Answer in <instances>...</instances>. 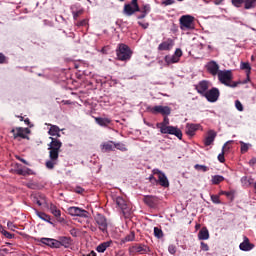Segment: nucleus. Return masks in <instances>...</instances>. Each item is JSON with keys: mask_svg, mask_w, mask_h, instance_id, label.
<instances>
[{"mask_svg": "<svg viewBox=\"0 0 256 256\" xmlns=\"http://www.w3.org/2000/svg\"><path fill=\"white\" fill-rule=\"evenodd\" d=\"M51 143L49 147V159L46 162L47 169H55V165H57L59 161V152L61 151V147H63V143L61 140L50 137Z\"/></svg>", "mask_w": 256, "mask_h": 256, "instance_id": "1", "label": "nucleus"}, {"mask_svg": "<svg viewBox=\"0 0 256 256\" xmlns=\"http://www.w3.org/2000/svg\"><path fill=\"white\" fill-rule=\"evenodd\" d=\"M169 117L164 116L163 121L156 124L157 129L160 130L162 135H175L179 139H183V132L175 126L169 125Z\"/></svg>", "mask_w": 256, "mask_h": 256, "instance_id": "2", "label": "nucleus"}, {"mask_svg": "<svg viewBox=\"0 0 256 256\" xmlns=\"http://www.w3.org/2000/svg\"><path fill=\"white\" fill-rule=\"evenodd\" d=\"M218 81L226 87L235 88L241 82H233V71L231 70H220L218 73Z\"/></svg>", "mask_w": 256, "mask_h": 256, "instance_id": "3", "label": "nucleus"}, {"mask_svg": "<svg viewBox=\"0 0 256 256\" xmlns=\"http://www.w3.org/2000/svg\"><path fill=\"white\" fill-rule=\"evenodd\" d=\"M133 56V51L131 48L126 44H118L116 49V57L118 61H129Z\"/></svg>", "mask_w": 256, "mask_h": 256, "instance_id": "4", "label": "nucleus"}, {"mask_svg": "<svg viewBox=\"0 0 256 256\" xmlns=\"http://www.w3.org/2000/svg\"><path fill=\"white\" fill-rule=\"evenodd\" d=\"M181 31H193L195 29V17L183 15L179 19Z\"/></svg>", "mask_w": 256, "mask_h": 256, "instance_id": "5", "label": "nucleus"}, {"mask_svg": "<svg viewBox=\"0 0 256 256\" xmlns=\"http://www.w3.org/2000/svg\"><path fill=\"white\" fill-rule=\"evenodd\" d=\"M10 133L12 134L13 139L16 141H21V139H29L28 135L31 133V131L29 128L16 127L13 128Z\"/></svg>", "mask_w": 256, "mask_h": 256, "instance_id": "6", "label": "nucleus"}, {"mask_svg": "<svg viewBox=\"0 0 256 256\" xmlns=\"http://www.w3.org/2000/svg\"><path fill=\"white\" fill-rule=\"evenodd\" d=\"M152 173H153V175H156V177H157V179H156L157 185H160V187H164L165 189H167V187H169V179L167 178L165 173H163L159 169H153Z\"/></svg>", "mask_w": 256, "mask_h": 256, "instance_id": "7", "label": "nucleus"}, {"mask_svg": "<svg viewBox=\"0 0 256 256\" xmlns=\"http://www.w3.org/2000/svg\"><path fill=\"white\" fill-rule=\"evenodd\" d=\"M233 7L237 9L244 7V9H255L256 0H231Z\"/></svg>", "mask_w": 256, "mask_h": 256, "instance_id": "8", "label": "nucleus"}, {"mask_svg": "<svg viewBox=\"0 0 256 256\" xmlns=\"http://www.w3.org/2000/svg\"><path fill=\"white\" fill-rule=\"evenodd\" d=\"M147 109L149 113H152L153 115H171V108L169 106H149Z\"/></svg>", "mask_w": 256, "mask_h": 256, "instance_id": "9", "label": "nucleus"}, {"mask_svg": "<svg viewBox=\"0 0 256 256\" xmlns=\"http://www.w3.org/2000/svg\"><path fill=\"white\" fill-rule=\"evenodd\" d=\"M181 57H183V51L180 48H177L172 56L166 55L164 60L167 65H173V63H179Z\"/></svg>", "mask_w": 256, "mask_h": 256, "instance_id": "10", "label": "nucleus"}, {"mask_svg": "<svg viewBox=\"0 0 256 256\" xmlns=\"http://www.w3.org/2000/svg\"><path fill=\"white\" fill-rule=\"evenodd\" d=\"M139 10V0H132L130 4L124 5L125 15L131 16Z\"/></svg>", "mask_w": 256, "mask_h": 256, "instance_id": "11", "label": "nucleus"}, {"mask_svg": "<svg viewBox=\"0 0 256 256\" xmlns=\"http://www.w3.org/2000/svg\"><path fill=\"white\" fill-rule=\"evenodd\" d=\"M68 213L72 217H84V218L89 217V212H87V210L81 209V208L75 207V206L69 207Z\"/></svg>", "mask_w": 256, "mask_h": 256, "instance_id": "12", "label": "nucleus"}, {"mask_svg": "<svg viewBox=\"0 0 256 256\" xmlns=\"http://www.w3.org/2000/svg\"><path fill=\"white\" fill-rule=\"evenodd\" d=\"M129 251L131 255H137L139 253L140 255H146V253H149V247L142 245V244H135L134 246L129 248Z\"/></svg>", "mask_w": 256, "mask_h": 256, "instance_id": "13", "label": "nucleus"}, {"mask_svg": "<svg viewBox=\"0 0 256 256\" xmlns=\"http://www.w3.org/2000/svg\"><path fill=\"white\" fill-rule=\"evenodd\" d=\"M137 19H145L147 15L151 13V5L150 4H142L141 6L138 5V12Z\"/></svg>", "mask_w": 256, "mask_h": 256, "instance_id": "14", "label": "nucleus"}, {"mask_svg": "<svg viewBox=\"0 0 256 256\" xmlns=\"http://www.w3.org/2000/svg\"><path fill=\"white\" fill-rule=\"evenodd\" d=\"M143 202L151 209H155L159 205V198L153 195H146L143 198Z\"/></svg>", "mask_w": 256, "mask_h": 256, "instance_id": "15", "label": "nucleus"}, {"mask_svg": "<svg viewBox=\"0 0 256 256\" xmlns=\"http://www.w3.org/2000/svg\"><path fill=\"white\" fill-rule=\"evenodd\" d=\"M240 69H242V71H245L246 73V79L243 81H240V83H242V85H245L247 83H249V81H251V64H249V62H241L240 64Z\"/></svg>", "mask_w": 256, "mask_h": 256, "instance_id": "16", "label": "nucleus"}, {"mask_svg": "<svg viewBox=\"0 0 256 256\" xmlns=\"http://www.w3.org/2000/svg\"><path fill=\"white\" fill-rule=\"evenodd\" d=\"M175 45L173 39L168 38L158 45V51H171Z\"/></svg>", "mask_w": 256, "mask_h": 256, "instance_id": "17", "label": "nucleus"}, {"mask_svg": "<svg viewBox=\"0 0 256 256\" xmlns=\"http://www.w3.org/2000/svg\"><path fill=\"white\" fill-rule=\"evenodd\" d=\"M204 97L210 103H215V101H217V99H219V89L212 88V89L208 90V92L206 93V95Z\"/></svg>", "mask_w": 256, "mask_h": 256, "instance_id": "18", "label": "nucleus"}, {"mask_svg": "<svg viewBox=\"0 0 256 256\" xmlns=\"http://www.w3.org/2000/svg\"><path fill=\"white\" fill-rule=\"evenodd\" d=\"M206 70L213 77H215V75H219V71H221V70H219V64H217V62H215V61L208 62L206 64Z\"/></svg>", "mask_w": 256, "mask_h": 256, "instance_id": "19", "label": "nucleus"}, {"mask_svg": "<svg viewBox=\"0 0 256 256\" xmlns=\"http://www.w3.org/2000/svg\"><path fill=\"white\" fill-rule=\"evenodd\" d=\"M196 91L202 95L203 97L206 95V93L209 90V81L207 80H203L200 81L197 85H196Z\"/></svg>", "mask_w": 256, "mask_h": 256, "instance_id": "20", "label": "nucleus"}, {"mask_svg": "<svg viewBox=\"0 0 256 256\" xmlns=\"http://www.w3.org/2000/svg\"><path fill=\"white\" fill-rule=\"evenodd\" d=\"M95 221L103 233L107 232V218L105 216L98 214L95 218Z\"/></svg>", "mask_w": 256, "mask_h": 256, "instance_id": "21", "label": "nucleus"}, {"mask_svg": "<svg viewBox=\"0 0 256 256\" xmlns=\"http://www.w3.org/2000/svg\"><path fill=\"white\" fill-rule=\"evenodd\" d=\"M41 243L48 245V247H53L54 249H59L63 245L59 240L52 238H42Z\"/></svg>", "mask_w": 256, "mask_h": 256, "instance_id": "22", "label": "nucleus"}, {"mask_svg": "<svg viewBox=\"0 0 256 256\" xmlns=\"http://www.w3.org/2000/svg\"><path fill=\"white\" fill-rule=\"evenodd\" d=\"M254 248H255V244L251 243L247 236H244V240L242 243H240L239 249L241 251H251Z\"/></svg>", "mask_w": 256, "mask_h": 256, "instance_id": "23", "label": "nucleus"}, {"mask_svg": "<svg viewBox=\"0 0 256 256\" xmlns=\"http://www.w3.org/2000/svg\"><path fill=\"white\" fill-rule=\"evenodd\" d=\"M215 137H217V132H215V130H209L204 139V145L206 147H209V145H213V142L215 141Z\"/></svg>", "mask_w": 256, "mask_h": 256, "instance_id": "24", "label": "nucleus"}, {"mask_svg": "<svg viewBox=\"0 0 256 256\" xmlns=\"http://www.w3.org/2000/svg\"><path fill=\"white\" fill-rule=\"evenodd\" d=\"M201 129V125L199 124H187L186 125V134L190 137H193L195 135L196 131H199Z\"/></svg>", "mask_w": 256, "mask_h": 256, "instance_id": "25", "label": "nucleus"}, {"mask_svg": "<svg viewBox=\"0 0 256 256\" xmlns=\"http://www.w3.org/2000/svg\"><path fill=\"white\" fill-rule=\"evenodd\" d=\"M95 122L100 125V127H109L111 125L112 120L110 118L103 117H95Z\"/></svg>", "mask_w": 256, "mask_h": 256, "instance_id": "26", "label": "nucleus"}, {"mask_svg": "<svg viewBox=\"0 0 256 256\" xmlns=\"http://www.w3.org/2000/svg\"><path fill=\"white\" fill-rule=\"evenodd\" d=\"M111 245H113V241H111V240L103 242L96 247V251L98 253H105V251H107V249H109V247H111Z\"/></svg>", "mask_w": 256, "mask_h": 256, "instance_id": "27", "label": "nucleus"}, {"mask_svg": "<svg viewBox=\"0 0 256 256\" xmlns=\"http://www.w3.org/2000/svg\"><path fill=\"white\" fill-rule=\"evenodd\" d=\"M116 205L122 210V213H124L125 215V211L127 210V201H125L123 197H117Z\"/></svg>", "mask_w": 256, "mask_h": 256, "instance_id": "28", "label": "nucleus"}, {"mask_svg": "<svg viewBox=\"0 0 256 256\" xmlns=\"http://www.w3.org/2000/svg\"><path fill=\"white\" fill-rule=\"evenodd\" d=\"M198 239H200V241H206L209 239V230L203 227L198 233Z\"/></svg>", "mask_w": 256, "mask_h": 256, "instance_id": "29", "label": "nucleus"}, {"mask_svg": "<svg viewBox=\"0 0 256 256\" xmlns=\"http://www.w3.org/2000/svg\"><path fill=\"white\" fill-rule=\"evenodd\" d=\"M50 129L48 131V134L51 135V137H59V133H61V129L58 128L56 125L49 124Z\"/></svg>", "mask_w": 256, "mask_h": 256, "instance_id": "30", "label": "nucleus"}, {"mask_svg": "<svg viewBox=\"0 0 256 256\" xmlns=\"http://www.w3.org/2000/svg\"><path fill=\"white\" fill-rule=\"evenodd\" d=\"M37 215L42 221H46L47 223H50V225H53V222H51V216L48 215L45 212H37Z\"/></svg>", "mask_w": 256, "mask_h": 256, "instance_id": "31", "label": "nucleus"}, {"mask_svg": "<svg viewBox=\"0 0 256 256\" xmlns=\"http://www.w3.org/2000/svg\"><path fill=\"white\" fill-rule=\"evenodd\" d=\"M240 145V153L242 155H245V153H247V151H249V149L251 148V144L245 143L243 141H240Z\"/></svg>", "mask_w": 256, "mask_h": 256, "instance_id": "32", "label": "nucleus"}, {"mask_svg": "<svg viewBox=\"0 0 256 256\" xmlns=\"http://www.w3.org/2000/svg\"><path fill=\"white\" fill-rule=\"evenodd\" d=\"M212 185H219V183H223L225 181V177L221 175H214L212 176Z\"/></svg>", "mask_w": 256, "mask_h": 256, "instance_id": "33", "label": "nucleus"}, {"mask_svg": "<svg viewBox=\"0 0 256 256\" xmlns=\"http://www.w3.org/2000/svg\"><path fill=\"white\" fill-rule=\"evenodd\" d=\"M50 211H51L52 215H54V217H56V218L61 217V210H59V208H57V206L51 205Z\"/></svg>", "mask_w": 256, "mask_h": 256, "instance_id": "34", "label": "nucleus"}, {"mask_svg": "<svg viewBox=\"0 0 256 256\" xmlns=\"http://www.w3.org/2000/svg\"><path fill=\"white\" fill-rule=\"evenodd\" d=\"M253 178L252 177H247V176H243L241 178V183H243V185H247L248 187L253 185Z\"/></svg>", "mask_w": 256, "mask_h": 256, "instance_id": "35", "label": "nucleus"}, {"mask_svg": "<svg viewBox=\"0 0 256 256\" xmlns=\"http://www.w3.org/2000/svg\"><path fill=\"white\" fill-rule=\"evenodd\" d=\"M129 241H135V232H130L125 238L121 240V243H129Z\"/></svg>", "mask_w": 256, "mask_h": 256, "instance_id": "36", "label": "nucleus"}, {"mask_svg": "<svg viewBox=\"0 0 256 256\" xmlns=\"http://www.w3.org/2000/svg\"><path fill=\"white\" fill-rule=\"evenodd\" d=\"M82 67H85V63H83V61H78L74 63L75 69H78L80 73H85V70H83Z\"/></svg>", "mask_w": 256, "mask_h": 256, "instance_id": "37", "label": "nucleus"}, {"mask_svg": "<svg viewBox=\"0 0 256 256\" xmlns=\"http://www.w3.org/2000/svg\"><path fill=\"white\" fill-rule=\"evenodd\" d=\"M224 195L229 199V201L235 200V190L226 191Z\"/></svg>", "mask_w": 256, "mask_h": 256, "instance_id": "38", "label": "nucleus"}, {"mask_svg": "<svg viewBox=\"0 0 256 256\" xmlns=\"http://www.w3.org/2000/svg\"><path fill=\"white\" fill-rule=\"evenodd\" d=\"M113 149V144L106 142L102 145V151H104L105 153L111 151Z\"/></svg>", "mask_w": 256, "mask_h": 256, "instance_id": "39", "label": "nucleus"}, {"mask_svg": "<svg viewBox=\"0 0 256 256\" xmlns=\"http://www.w3.org/2000/svg\"><path fill=\"white\" fill-rule=\"evenodd\" d=\"M154 236L157 237V239H161L163 237V230H161L159 227H155Z\"/></svg>", "mask_w": 256, "mask_h": 256, "instance_id": "40", "label": "nucleus"}, {"mask_svg": "<svg viewBox=\"0 0 256 256\" xmlns=\"http://www.w3.org/2000/svg\"><path fill=\"white\" fill-rule=\"evenodd\" d=\"M194 169H196V171H203V173H206V171H209V167L205 165H199V164H196L194 166Z\"/></svg>", "mask_w": 256, "mask_h": 256, "instance_id": "41", "label": "nucleus"}, {"mask_svg": "<svg viewBox=\"0 0 256 256\" xmlns=\"http://www.w3.org/2000/svg\"><path fill=\"white\" fill-rule=\"evenodd\" d=\"M232 143H233V140L226 142L222 148V151H224V153H228V151H230V149H231Z\"/></svg>", "mask_w": 256, "mask_h": 256, "instance_id": "42", "label": "nucleus"}, {"mask_svg": "<svg viewBox=\"0 0 256 256\" xmlns=\"http://www.w3.org/2000/svg\"><path fill=\"white\" fill-rule=\"evenodd\" d=\"M211 201L216 205H221V198L219 197V195H211Z\"/></svg>", "mask_w": 256, "mask_h": 256, "instance_id": "43", "label": "nucleus"}, {"mask_svg": "<svg viewBox=\"0 0 256 256\" xmlns=\"http://www.w3.org/2000/svg\"><path fill=\"white\" fill-rule=\"evenodd\" d=\"M84 13L83 9L77 10L73 12V19L77 21L79 17Z\"/></svg>", "mask_w": 256, "mask_h": 256, "instance_id": "44", "label": "nucleus"}, {"mask_svg": "<svg viewBox=\"0 0 256 256\" xmlns=\"http://www.w3.org/2000/svg\"><path fill=\"white\" fill-rule=\"evenodd\" d=\"M168 251L170 255H175L177 253V246L173 244L169 245Z\"/></svg>", "mask_w": 256, "mask_h": 256, "instance_id": "45", "label": "nucleus"}, {"mask_svg": "<svg viewBox=\"0 0 256 256\" xmlns=\"http://www.w3.org/2000/svg\"><path fill=\"white\" fill-rule=\"evenodd\" d=\"M87 25H89V21L87 19H84L77 23L78 27H87Z\"/></svg>", "mask_w": 256, "mask_h": 256, "instance_id": "46", "label": "nucleus"}, {"mask_svg": "<svg viewBox=\"0 0 256 256\" xmlns=\"http://www.w3.org/2000/svg\"><path fill=\"white\" fill-rule=\"evenodd\" d=\"M235 107H236V109H238L239 111H243V104L241 103V101L236 100V101H235Z\"/></svg>", "mask_w": 256, "mask_h": 256, "instance_id": "47", "label": "nucleus"}, {"mask_svg": "<svg viewBox=\"0 0 256 256\" xmlns=\"http://www.w3.org/2000/svg\"><path fill=\"white\" fill-rule=\"evenodd\" d=\"M218 161L220 163H225V152L222 150V153L218 155Z\"/></svg>", "mask_w": 256, "mask_h": 256, "instance_id": "48", "label": "nucleus"}, {"mask_svg": "<svg viewBox=\"0 0 256 256\" xmlns=\"http://www.w3.org/2000/svg\"><path fill=\"white\" fill-rule=\"evenodd\" d=\"M138 25L142 27V29H149V22L138 21Z\"/></svg>", "mask_w": 256, "mask_h": 256, "instance_id": "49", "label": "nucleus"}, {"mask_svg": "<svg viewBox=\"0 0 256 256\" xmlns=\"http://www.w3.org/2000/svg\"><path fill=\"white\" fill-rule=\"evenodd\" d=\"M201 250L202 251H209V245L205 242H201Z\"/></svg>", "mask_w": 256, "mask_h": 256, "instance_id": "50", "label": "nucleus"}, {"mask_svg": "<svg viewBox=\"0 0 256 256\" xmlns=\"http://www.w3.org/2000/svg\"><path fill=\"white\" fill-rule=\"evenodd\" d=\"M7 63V57L5 54L0 53V64Z\"/></svg>", "mask_w": 256, "mask_h": 256, "instance_id": "51", "label": "nucleus"}, {"mask_svg": "<svg viewBox=\"0 0 256 256\" xmlns=\"http://www.w3.org/2000/svg\"><path fill=\"white\" fill-rule=\"evenodd\" d=\"M175 3V0H166L162 2V5H164L165 7L169 6V5H173Z\"/></svg>", "mask_w": 256, "mask_h": 256, "instance_id": "52", "label": "nucleus"}, {"mask_svg": "<svg viewBox=\"0 0 256 256\" xmlns=\"http://www.w3.org/2000/svg\"><path fill=\"white\" fill-rule=\"evenodd\" d=\"M75 193H78L79 195H83V193H85V189H83L82 187H76Z\"/></svg>", "mask_w": 256, "mask_h": 256, "instance_id": "53", "label": "nucleus"}, {"mask_svg": "<svg viewBox=\"0 0 256 256\" xmlns=\"http://www.w3.org/2000/svg\"><path fill=\"white\" fill-rule=\"evenodd\" d=\"M155 176L156 175H153V173H152V175H150L149 176V181H150V183H157V178H155Z\"/></svg>", "mask_w": 256, "mask_h": 256, "instance_id": "54", "label": "nucleus"}, {"mask_svg": "<svg viewBox=\"0 0 256 256\" xmlns=\"http://www.w3.org/2000/svg\"><path fill=\"white\" fill-rule=\"evenodd\" d=\"M116 149H120V151H127V148H125L124 145L121 144H115Z\"/></svg>", "mask_w": 256, "mask_h": 256, "instance_id": "55", "label": "nucleus"}, {"mask_svg": "<svg viewBox=\"0 0 256 256\" xmlns=\"http://www.w3.org/2000/svg\"><path fill=\"white\" fill-rule=\"evenodd\" d=\"M3 235H5L7 237V239H12L13 238V234L9 233L8 231H4Z\"/></svg>", "mask_w": 256, "mask_h": 256, "instance_id": "56", "label": "nucleus"}, {"mask_svg": "<svg viewBox=\"0 0 256 256\" xmlns=\"http://www.w3.org/2000/svg\"><path fill=\"white\" fill-rule=\"evenodd\" d=\"M249 165H251V166L256 165V158H252V159L249 161Z\"/></svg>", "mask_w": 256, "mask_h": 256, "instance_id": "57", "label": "nucleus"}, {"mask_svg": "<svg viewBox=\"0 0 256 256\" xmlns=\"http://www.w3.org/2000/svg\"><path fill=\"white\" fill-rule=\"evenodd\" d=\"M70 233H71V235H73L74 237H77V232H76L75 229H72V230L70 231Z\"/></svg>", "mask_w": 256, "mask_h": 256, "instance_id": "58", "label": "nucleus"}, {"mask_svg": "<svg viewBox=\"0 0 256 256\" xmlns=\"http://www.w3.org/2000/svg\"><path fill=\"white\" fill-rule=\"evenodd\" d=\"M86 256H97V253L95 251H91L89 254H87Z\"/></svg>", "mask_w": 256, "mask_h": 256, "instance_id": "59", "label": "nucleus"}, {"mask_svg": "<svg viewBox=\"0 0 256 256\" xmlns=\"http://www.w3.org/2000/svg\"><path fill=\"white\" fill-rule=\"evenodd\" d=\"M24 123L26 125H31V121L29 120V118L24 119Z\"/></svg>", "mask_w": 256, "mask_h": 256, "instance_id": "60", "label": "nucleus"}, {"mask_svg": "<svg viewBox=\"0 0 256 256\" xmlns=\"http://www.w3.org/2000/svg\"><path fill=\"white\" fill-rule=\"evenodd\" d=\"M63 241H64L67 245H70V240H69V238H64Z\"/></svg>", "mask_w": 256, "mask_h": 256, "instance_id": "61", "label": "nucleus"}, {"mask_svg": "<svg viewBox=\"0 0 256 256\" xmlns=\"http://www.w3.org/2000/svg\"><path fill=\"white\" fill-rule=\"evenodd\" d=\"M225 192H226V191L221 190V191L218 193L219 197H221V195H225Z\"/></svg>", "mask_w": 256, "mask_h": 256, "instance_id": "62", "label": "nucleus"}, {"mask_svg": "<svg viewBox=\"0 0 256 256\" xmlns=\"http://www.w3.org/2000/svg\"><path fill=\"white\" fill-rule=\"evenodd\" d=\"M28 187H29L30 189H35V185H34V184H28Z\"/></svg>", "mask_w": 256, "mask_h": 256, "instance_id": "63", "label": "nucleus"}, {"mask_svg": "<svg viewBox=\"0 0 256 256\" xmlns=\"http://www.w3.org/2000/svg\"><path fill=\"white\" fill-rule=\"evenodd\" d=\"M18 175H23V170H17Z\"/></svg>", "mask_w": 256, "mask_h": 256, "instance_id": "64", "label": "nucleus"}]
</instances>
